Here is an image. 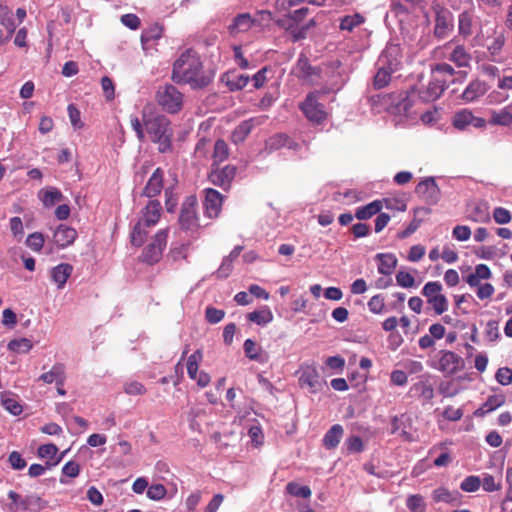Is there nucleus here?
I'll return each mask as SVG.
<instances>
[{"label":"nucleus","instance_id":"5fc2aeb1","mask_svg":"<svg viewBox=\"0 0 512 512\" xmlns=\"http://www.w3.org/2000/svg\"><path fill=\"white\" fill-rule=\"evenodd\" d=\"M225 317V311L209 306L205 310V318L210 324H217Z\"/></svg>","mask_w":512,"mask_h":512},{"label":"nucleus","instance_id":"ea45409f","mask_svg":"<svg viewBox=\"0 0 512 512\" xmlns=\"http://www.w3.org/2000/svg\"><path fill=\"white\" fill-rule=\"evenodd\" d=\"M229 156V148L227 143L218 139L214 144L213 160L215 163H221L225 161Z\"/></svg>","mask_w":512,"mask_h":512},{"label":"nucleus","instance_id":"aec40b11","mask_svg":"<svg viewBox=\"0 0 512 512\" xmlns=\"http://www.w3.org/2000/svg\"><path fill=\"white\" fill-rule=\"evenodd\" d=\"M462 495L458 490H449L447 487H437L432 492V500L436 503H446L449 505H458L461 502Z\"/></svg>","mask_w":512,"mask_h":512},{"label":"nucleus","instance_id":"72a5a7b5","mask_svg":"<svg viewBox=\"0 0 512 512\" xmlns=\"http://www.w3.org/2000/svg\"><path fill=\"white\" fill-rule=\"evenodd\" d=\"M493 124L509 126L512 124V107H504L492 113Z\"/></svg>","mask_w":512,"mask_h":512},{"label":"nucleus","instance_id":"5701e85b","mask_svg":"<svg viewBox=\"0 0 512 512\" xmlns=\"http://www.w3.org/2000/svg\"><path fill=\"white\" fill-rule=\"evenodd\" d=\"M73 272V266L68 263H61L51 270V279L58 289H63L68 278Z\"/></svg>","mask_w":512,"mask_h":512},{"label":"nucleus","instance_id":"0e129e2a","mask_svg":"<svg viewBox=\"0 0 512 512\" xmlns=\"http://www.w3.org/2000/svg\"><path fill=\"white\" fill-rule=\"evenodd\" d=\"M496 381L502 386H508L512 383V369L508 367H501L497 370Z\"/></svg>","mask_w":512,"mask_h":512},{"label":"nucleus","instance_id":"680f3d73","mask_svg":"<svg viewBox=\"0 0 512 512\" xmlns=\"http://www.w3.org/2000/svg\"><path fill=\"white\" fill-rule=\"evenodd\" d=\"M124 392L128 395H143L146 393L145 386L138 381L126 382L123 386Z\"/></svg>","mask_w":512,"mask_h":512},{"label":"nucleus","instance_id":"4c0bfd02","mask_svg":"<svg viewBox=\"0 0 512 512\" xmlns=\"http://www.w3.org/2000/svg\"><path fill=\"white\" fill-rule=\"evenodd\" d=\"M450 60H452V62L458 67H468L471 57L465 52L463 47L457 46L450 54Z\"/></svg>","mask_w":512,"mask_h":512},{"label":"nucleus","instance_id":"79ce46f5","mask_svg":"<svg viewBox=\"0 0 512 512\" xmlns=\"http://www.w3.org/2000/svg\"><path fill=\"white\" fill-rule=\"evenodd\" d=\"M363 22H364V17L359 13H355L353 15H347L341 19L340 29L352 31L355 27L362 24Z\"/></svg>","mask_w":512,"mask_h":512},{"label":"nucleus","instance_id":"052dcab7","mask_svg":"<svg viewBox=\"0 0 512 512\" xmlns=\"http://www.w3.org/2000/svg\"><path fill=\"white\" fill-rule=\"evenodd\" d=\"M484 334L489 341H496L500 337L498 321L489 320L486 324Z\"/></svg>","mask_w":512,"mask_h":512},{"label":"nucleus","instance_id":"8fccbe9b","mask_svg":"<svg viewBox=\"0 0 512 512\" xmlns=\"http://www.w3.org/2000/svg\"><path fill=\"white\" fill-rule=\"evenodd\" d=\"M162 34H141L142 48L146 53H151L155 50V46L161 39Z\"/></svg>","mask_w":512,"mask_h":512},{"label":"nucleus","instance_id":"9d476101","mask_svg":"<svg viewBox=\"0 0 512 512\" xmlns=\"http://www.w3.org/2000/svg\"><path fill=\"white\" fill-rule=\"evenodd\" d=\"M196 198L188 197L182 204L180 215H179V224L182 229L188 231H194L199 227L198 218L196 214Z\"/></svg>","mask_w":512,"mask_h":512},{"label":"nucleus","instance_id":"de8ad7c7","mask_svg":"<svg viewBox=\"0 0 512 512\" xmlns=\"http://www.w3.org/2000/svg\"><path fill=\"white\" fill-rule=\"evenodd\" d=\"M63 195L61 191L57 188H50L44 191L42 202L44 206L51 207L55 205L56 202L61 201Z\"/></svg>","mask_w":512,"mask_h":512},{"label":"nucleus","instance_id":"c03bdc74","mask_svg":"<svg viewBox=\"0 0 512 512\" xmlns=\"http://www.w3.org/2000/svg\"><path fill=\"white\" fill-rule=\"evenodd\" d=\"M32 347V342L27 338L14 339L8 343V349L16 353H28Z\"/></svg>","mask_w":512,"mask_h":512},{"label":"nucleus","instance_id":"6ab92c4d","mask_svg":"<svg viewBox=\"0 0 512 512\" xmlns=\"http://www.w3.org/2000/svg\"><path fill=\"white\" fill-rule=\"evenodd\" d=\"M243 350L245 356L252 361L260 364H266L269 361V354L250 338L244 341Z\"/></svg>","mask_w":512,"mask_h":512},{"label":"nucleus","instance_id":"9b49d317","mask_svg":"<svg viewBox=\"0 0 512 512\" xmlns=\"http://www.w3.org/2000/svg\"><path fill=\"white\" fill-rule=\"evenodd\" d=\"M8 498L12 501L11 510L13 512H38L41 510V498L35 495L22 498L14 491L8 493Z\"/></svg>","mask_w":512,"mask_h":512},{"label":"nucleus","instance_id":"e433bc0d","mask_svg":"<svg viewBox=\"0 0 512 512\" xmlns=\"http://www.w3.org/2000/svg\"><path fill=\"white\" fill-rule=\"evenodd\" d=\"M250 78L247 75L239 74L233 77L227 75V79L225 80L226 85L228 86L230 91H238L242 90L249 83Z\"/></svg>","mask_w":512,"mask_h":512},{"label":"nucleus","instance_id":"58836bf2","mask_svg":"<svg viewBox=\"0 0 512 512\" xmlns=\"http://www.w3.org/2000/svg\"><path fill=\"white\" fill-rule=\"evenodd\" d=\"M468 218L476 223H485L490 220V215L486 205L479 204L472 209V211L469 213Z\"/></svg>","mask_w":512,"mask_h":512},{"label":"nucleus","instance_id":"3c124183","mask_svg":"<svg viewBox=\"0 0 512 512\" xmlns=\"http://www.w3.org/2000/svg\"><path fill=\"white\" fill-rule=\"evenodd\" d=\"M44 236L40 232L29 234L26 239V245L34 252H40L44 246Z\"/></svg>","mask_w":512,"mask_h":512},{"label":"nucleus","instance_id":"b1692460","mask_svg":"<svg viewBox=\"0 0 512 512\" xmlns=\"http://www.w3.org/2000/svg\"><path fill=\"white\" fill-rule=\"evenodd\" d=\"M259 121L255 118H250L242 121L232 132L231 139L235 144L242 143L247 136L251 133L252 129Z\"/></svg>","mask_w":512,"mask_h":512},{"label":"nucleus","instance_id":"09e8293b","mask_svg":"<svg viewBox=\"0 0 512 512\" xmlns=\"http://www.w3.org/2000/svg\"><path fill=\"white\" fill-rule=\"evenodd\" d=\"M202 358V353L200 350L195 351L188 357L187 360V373L191 379H196V375L198 374V362Z\"/></svg>","mask_w":512,"mask_h":512},{"label":"nucleus","instance_id":"7ed1b4c3","mask_svg":"<svg viewBox=\"0 0 512 512\" xmlns=\"http://www.w3.org/2000/svg\"><path fill=\"white\" fill-rule=\"evenodd\" d=\"M431 79L428 86L419 91V96L424 102H433L439 98L449 86V81H454V69L447 63H440L431 69Z\"/></svg>","mask_w":512,"mask_h":512},{"label":"nucleus","instance_id":"6e6552de","mask_svg":"<svg viewBox=\"0 0 512 512\" xmlns=\"http://www.w3.org/2000/svg\"><path fill=\"white\" fill-rule=\"evenodd\" d=\"M168 230H159L151 242L144 248L141 260L147 264H155L162 258L163 251L167 245Z\"/></svg>","mask_w":512,"mask_h":512},{"label":"nucleus","instance_id":"a19ab883","mask_svg":"<svg viewBox=\"0 0 512 512\" xmlns=\"http://www.w3.org/2000/svg\"><path fill=\"white\" fill-rule=\"evenodd\" d=\"M504 43L503 34L488 35L485 39V45L491 55H497Z\"/></svg>","mask_w":512,"mask_h":512},{"label":"nucleus","instance_id":"f257e3e1","mask_svg":"<svg viewBox=\"0 0 512 512\" xmlns=\"http://www.w3.org/2000/svg\"><path fill=\"white\" fill-rule=\"evenodd\" d=\"M215 77V70L206 68L200 55L192 48L180 53L172 66L171 80L179 85H189L192 89L209 86Z\"/></svg>","mask_w":512,"mask_h":512},{"label":"nucleus","instance_id":"c85d7f7f","mask_svg":"<svg viewBox=\"0 0 512 512\" xmlns=\"http://www.w3.org/2000/svg\"><path fill=\"white\" fill-rule=\"evenodd\" d=\"M481 121V119L475 118L472 112L464 109L454 115L453 126L463 130L469 125L479 126Z\"/></svg>","mask_w":512,"mask_h":512},{"label":"nucleus","instance_id":"ddd939ff","mask_svg":"<svg viewBox=\"0 0 512 512\" xmlns=\"http://www.w3.org/2000/svg\"><path fill=\"white\" fill-rule=\"evenodd\" d=\"M415 193L428 202H436L440 196V188L433 177H427L416 185Z\"/></svg>","mask_w":512,"mask_h":512},{"label":"nucleus","instance_id":"393cba45","mask_svg":"<svg viewBox=\"0 0 512 512\" xmlns=\"http://www.w3.org/2000/svg\"><path fill=\"white\" fill-rule=\"evenodd\" d=\"M344 434V429L340 424H334L331 428L325 433L322 444L328 449H335L340 443Z\"/></svg>","mask_w":512,"mask_h":512},{"label":"nucleus","instance_id":"39448f33","mask_svg":"<svg viewBox=\"0 0 512 512\" xmlns=\"http://www.w3.org/2000/svg\"><path fill=\"white\" fill-rule=\"evenodd\" d=\"M319 91L309 92L304 101L299 104V109L307 120L315 125L322 124L328 116L324 105L319 101Z\"/></svg>","mask_w":512,"mask_h":512},{"label":"nucleus","instance_id":"2eb2a0df","mask_svg":"<svg viewBox=\"0 0 512 512\" xmlns=\"http://www.w3.org/2000/svg\"><path fill=\"white\" fill-rule=\"evenodd\" d=\"M461 364L462 358L458 354L452 351H443L436 369L445 374L452 375L460 369Z\"/></svg>","mask_w":512,"mask_h":512},{"label":"nucleus","instance_id":"412c9836","mask_svg":"<svg viewBox=\"0 0 512 512\" xmlns=\"http://www.w3.org/2000/svg\"><path fill=\"white\" fill-rule=\"evenodd\" d=\"M38 381L46 384L55 383L56 386H64L66 381L65 366L61 363H56L52 368L39 376Z\"/></svg>","mask_w":512,"mask_h":512},{"label":"nucleus","instance_id":"423d86ee","mask_svg":"<svg viewBox=\"0 0 512 512\" xmlns=\"http://www.w3.org/2000/svg\"><path fill=\"white\" fill-rule=\"evenodd\" d=\"M158 105L166 112L178 113L183 106V94L172 84L160 86L156 92Z\"/></svg>","mask_w":512,"mask_h":512},{"label":"nucleus","instance_id":"338daca9","mask_svg":"<svg viewBox=\"0 0 512 512\" xmlns=\"http://www.w3.org/2000/svg\"><path fill=\"white\" fill-rule=\"evenodd\" d=\"M345 447L349 453H359L363 450V442L359 436H351L345 441Z\"/></svg>","mask_w":512,"mask_h":512},{"label":"nucleus","instance_id":"f704fd0d","mask_svg":"<svg viewBox=\"0 0 512 512\" xmlns=\"http://www.w3.org/2000/svg\"><path fill=\"white\" fill-rule=\"evenodd\" d=\"M429 210L425 207H416L413 209V219L410 221L408 226L404 229V231L401 233L402 238H406L411 236L416 229L420 226L422 220L417 218V215L420 213L428 214Z\"/></svg>","mask_w":512,"mask_h":512},{"label":"nucleus","instance_id":"dca6fc26","mask_svg":"<svg viewBox=\"0 0 512 512\" xmlns=\"http://www.w3.org/2000/svg\"><path fill=\"white\" fill-rule=\"evenodd\" d=\"M236 175V167L227 165L222 169H217L211 172L210 181L224 190H228L232 180Z\"/></svg>","mask_w":512,"mask_h":512},{"label":"nucleus","instance_id":"f03ea898","mask_svg":"<svg viewBox=\"0 0 512 512\" xmlns=\"http://www.w3.org/2000/svg\"><path fill=\"white\" fill-rule=\"evenodd\" d=\"M143 123L151 141L158 145L161 153H166L172 148L173 131L169 119L160 114L143 112Z\"/></svg>","mask_w":512,"mask_h":512},{"label":"nucleus","instance_id":"4d7b16f0","mask_svg":"<svg viewBox=\"0 0 512 512\" xmlns=\"http://www.w3.org/2000/svg\"><path fill=\"white\" fill-rule=\"evenodd\" d=\"M395 280L396 283L402 288H412L415 283V279L412 274L403 270H400L396 273Z\"/></svg>","mask_w":512,"mask_h":512},{"label":"nucleus","instance_id":"864d4df0","mask_svg":"<svg viewBox=\"0 0 512 512\" xmlns=\"http://www.w3.org/2000/svg\"><path fill=\"white\" fill-rule=\"evenodd\" d=\"M481 483L482 481L478 476H468L463 479L460 487L466 493H474V491L480 488Z\"/></svg>","mask_w":512,"mask_h":512},{"label":"nucleus","instance_id":"20e7f679","mask_svg":"<svg viewBox=\"0 0 512 512\" xmlns=\"http://www.w3.org/2000/svg\"><path fill=\"white\" fill-rule=\"evenodd\" d=\"M162 213V206L158 200H150L142 210V216L134 225L130 234L131 243L134 246H141L152 227H154Z\"/></svg>","mask_w":512,"mask_h":512},{"label":"nucleus","instance_id":"69168bd1","mask_svg":"<svg viewBox=\"0 0 512 512\" xmlns=\"http://www.w3.org/2000/svg\"><path fill=\"white\" fill-rule=\"evenodd\" d=\"M493 218L498 224H506L511 221L512 215L508 209L499 206L494 209Z\"/></svg>","mask_w":512,"mask_h":512},{"label":"nucleus","instance_id":"cd10ccee","mask_svg":"<svg viewBox=\"0 0 512 512\" xmlns=\"http://www.w3.org/2000/svg\"><path fill=\"white\" fill-rule=\"evenodd\" d=\"M253 19L249 13L238 14L229 24V32H247L254 29Z\"/></svg>","mask_w":512,"mask_h":512},{"label":"nucleus","instance_id":"49530a36","mask_svg":"<svg viewBox=\"0 0 512 512\" xmlns=\"http://www.w3.org/2000/svg\"><path fill=\"white\" fill-rule=\"evenodd\" d=\"M286 143L287 135L279 133L266 140V149L269 151H276L281 148H286Z\"/></svg>","mask_w":512,"mask_h":512},{"label":"nucleus","instance_id":"1a4fd4ad","mask_svg":"<svg viewBox=\"0 0 512 512\" xmlns=\"http://www.w3.org/2000/svg\"><path fill=\"white\" fill-rule=\"evenodd\" d=\"M293 73L303 83L308 85L320 84L322 80V70L320 67L312 66L308 58L301 54L293 68Z\"/></svg>","mask_w":512,"mask_h":512},{"label":"nucleus","instance_id":"a211bd4d","mask_svg":"<svg viewBox=\"0 0 512 512\" xmlns=\"http://www.w3.org/2000/svg\"><path fill=\"white\" fill-rule=\"evenodd\" d=\"M77 237L74 228L60 224L53 233V243L58 248H66L71 245Z\"/></svg>","mask_w":512,"mask_h":512},{"label":"nucleus","instance_id":"473e14b6","mask_svg":"<svg viewBox=\"0 0 512 512\" xmlns=\"http://www.w3.org/2000/svg\"><path fill=\"white\" fill-rule=\"evenodd\" d=\"M412 392L418 393L425 402H431L434 396V389L428 381H419L412 385Z\"/></svg>","mask_w":512,"mask_h":512},{"label":"nucleus","instance_id":"2f4dec72","mask_svg":"<svg viewBox=\"0 0 512 512\" xmlns=\"http://www.w3.org/2000/svg\"><path fill=\"white\" fill-rule=\"evenodd\" d=\"M0 23L7 30V32H15L17 22L14 14L8 6L0 4Z\"/></svg>","mask_w":512,"mask_h":512},{"label":"nucleus","instance_id":"e2e57ef3","mask_svg":"<svg viewBox=\"0 0 512 512\" xmlns=\"http://www.w3.org/2000/svg\"><path fill=\"white\" fill-rule=\"evenodd\" d=\"M369 104L371 111L374 114H380L384 110V97L381 93L372 94L369 96Z\"/></svg>","mask_w":512,"mask_h":512},{"label":"nucleus","instance_id":"a18cd8bd","mask_svg":"<svg viewBox=\"0 0 512 512\" xmlns=\"http://www.w3.org/2000/svg\"><path fill=\"white\" fill-rule=\"evenodd\" d=\"M407 208V202L403 195L393 197L391 192H386V209L404 211Z\"/></svg>","mask_w":512,"mask_h":512},{"label":"nucleus","instance_id":"bf43d9fd","mask_svg":"<svg viewBox=\"0 0 512 512\" xmlns=\"http://www.w3.org/2000/svg\"><path fill=\"white\" fill-rule=\"evenodd\" d=\"M167 493L166 488L162 484H152L147 489V497L151 500H161Z\"/></svg>","mask_w":512,"mask_h":512},{"label":"nucleus","instance_id":"774afa93","mask_svg":"<svg viewBox=\"0 0 512 512\" xmlns=\"http://www.w3.org/2000/svg\"><path fill=\"white\" fill-rule=\"evenodd\" d=\"M58 452L56 445L49 443L39 446L37 454L40 458L53 459Z\"/></svg>","mask_w":512,"mask_h":512},{"label":"nucleus","instance_id":"f3484780","mask_svg":"<svg viewBox=\"0 0 512 512\" xmlns=\"http://www.w3.org/2000/svg\"><path fill=\"white\" fill-rule=\"evenodd\" d=\"M164 187V171L161 168L155 169L148 179L142 195L153 198L161 193Z\"/></svg>","mask_w":512,"mask_h":512},{"label":"nucleus","instance_id":"7c9ffc66","mask_svg":"<svg viewBox=\"0 0 512 512\" xmlns=\"http://www.w3.org/2000/svg\"><path fill=\"white\" fill-rule=\"evenodd\" d=\"M382 208V201L375 200L365 206L358 207L355 212V217L359 220H366L378 214Z\"/></svg>","mask_w":512,"mask_h":512},{"label":"nucleus","instance_id":"bb28decb","mask_svg":"<svg viewBox=\"0 0 512 512\" xmlns=\"http://www.w3.org/2000/svg\"><path fill=\"white\" fill-rule=\"evenodd\" d=\"M486 85L481 80H472L462 93V98L467 103L474 102L486 92Z\"/></svg>","mask_w":512,"mask_h":512},{"label":"nucleus","instance_id":"603ef678","mask_svg":"<svg viewBox=\"0 0 512 512\" xmlns=\"http://www.w3.org/2000/svg\"><path fill=\"white\" fill-rule=\"evenodd\" d=\"M407 507L412 512H425L426 504L422 496L412 495L407 499Z\"/></svg>","mask_w":512,"mask_h":512},{"label":"nucleus","instance_id":"a878e982","mask_svg":"<svg viewBox=\"0 0 512 512\" xmlns=\"http://www.w3.org/2000/svg\"><path fill=\"white\" fill-rule=\"evenodd\" d=\"M453 16L452 13L443 7H437L435 9V32L438 30L445 32L453 27Z\"/></svg>","mask_w":512,"mask_h":512},{"label":"nucleus","instance_id":"4468645a","mask_svg":"<svg viewBox=\"0 0 512 512\" xmlns=\"http://www.w3.org/2000/svg\"><path fill=\"white\" fill-rule=\"evenodd\" d=\"M299 384L302 388H309L311 393H317L321 389L319 373L315 366L307 365L301 368Z\"/></svg>","mask_w":512,"mask_h":512},{"label":"nucleus","instance_id":"13d9d810","mask_svg":"<svg viewBox=\"0 0 512 512\" xmlns=\"http://www.w3.org/2000/svg\"><path fill=\"white\" fill-rule=\"evenodd\" d=\"M464 410L462 408H454L452 406H446L442 412V416L445 420L450 422H457L462 419Z\"/></svg>","mask_w":512,"mask_h":512},{"label":"nucleus","instance_id":"c9c22d12","mask_svg":"<svg viewBox=\"0 0 512 512\" xmlns=\"http://www.w3.org/2000/svg\"><path fill=\"white\" fill-rule=\"evenodd\" d=\"M253 24L255 28L259 29H271V23L273 22L272 13L268 10L258 11L252 16Z\"/></svg>","mask_w":512,"mask_h":512},{"label":"nucleus","instance_id":"6e6d98bb","mask_svg":"<svg viewBox=\"0 0 512 512\" xmlns=\"http://www.w3.org/2000/svg\"><path fill=\"white\" fill-rule=\"evenodd\" d=\"M505 402L504 395L502 394H493L490 395L486 401L483 403L484 408L488 412H492L497 408L501 407Z\"/></svg>","mask_w":512,"mask_h":512},{"label":"nucleus","instance_id":"c756f323","mask_svg":"<svg viewBox=\"0 0 512 512\" xmlns=\"http://www.w3.org/2000/svg\"><path fill=\"white\" fill-rule=\"evenodd\" d=\"M247 319L259 326H265L273 321V313L268 306L247 314Z\"/></svg>","mask_w":512,"mask_h":512},{"label":"nucleus","instance_id":"37998d69","mask_svg":"<svg viewBox=\"0 0 512 512\" xmlns=\"http://www.w3.org/2000/svg\"><path fill=\"white\" fill-rule=\"evenodd\" d=\"M286 491L292 496L307 499L311 496V489L306 485H299L296 482H289Z\"/></svg>","mask_w":512,"mask_h":512},{"label":"nucleus","instance_id":"0eeeda50","mask_svg":"<svg viewBox=\"0 0 512 512\" xmlns=\"http://www.w3.org/2000/svg\"><path fill=\"white\" fill-rule=\"evenodd\" d=\"M441 292L442 284L439 281H428L422 289V294L437 315H441L449 309V301Z\"/></svg>","mask_w":512,"mask_h":512},{"label":"nucleus","instance_id":"f8f14e48","mask_svg":"<svg viewBox=\"0 0 512 512\" xmlns=\"http://www.w3.org/2000/svg\"><path fill=\"white\" fill-rule=\"evenodd\" d=\"M205 198L203 202L204 213L209 218L218 217L223 203V196L213 188L204 190Z\"/></svg>","mask_w":512,"mask_h":512},{"label":"nucleus","instance_id":"4be33fe9","mask_svg":"<svg viewBox=\"0 0 512 512\" xmlns=\"http://www.w3.org/2000/svg\"><path fill=\"white\" fill-rule=\"evenodd\" d=\"M492 272L489 269V266L480 263L475 266V269L473 272L467 275L466 277V283L470 288H476L478 285L482 284V280H487L491 278Z\"/></svg>","mask_w":512,"mask_h":512}]
</instances>
